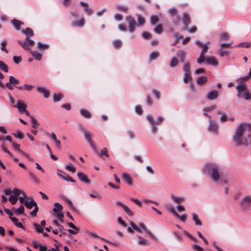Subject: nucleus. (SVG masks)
<instances>
[{
	"label": "nucleus",
	"mask_w": 251,
	"mask_h": 251,
	"mask_svg": "<svg viewBox=\"0 0 251 251\" xmlns=\"http://www.w3.org/2000/svg\"><path fill=\"white\" fill-rule=\"evenodd\" d=\"M105 155L106 157L108 156V151L106 148H103L100 151V156Z\"/></svg>",
	"instance_id": "obj_61"
},
{
	"label": "nucleus",
	"mask_w": 251,
	"mask_h": 251,
	"mask_svg": "<svg viewBox=\"0 0 251 251\" xmlns=\"http://www.w3.org/2000/svg\"><path fill=\"white\" fill-rule=\"evenodd\" d=\"M81 131L83 132L84 136L85 138V139L87 140V141L89 144L90 146L91 147V148L96 151L98 152L97 148L96 146L94 145V144L93 143L91 138V134L90 133H88L87 132V131L83 128L82 127L81 128Z\"/></svg>",
	"instance_id": "obj_6"
},
{
	"label": "nucleus",
	"mask_w": 251,
	"mask_h": 251,
	"mask_svg": "<svg viewBox=\"0 0 251 251\" xmlns=\"http://www.w3.org/2000/svg\"><path fill=\"white\" fill-rule=\"evenodd\" d=\"M147 120L151 124V131L153 134L157 132V128L155 124V122L153 120V117L151 115H149L147 117Z\"/></svg>",
	"instance_id": "obj_13"
},
{
	"label": "nucleus",
	"mask_w": 251,
	"mask_h": 251,
	"mask_svg": "<svg viewBox=\"0 0 251 251\" xmlns=\"http://www.w3.org/2000/svg\"><path fill=\"white\" fill-rule=\"evenodd\" d=\"M203 171L210 174V177L214 181H217L219 178L218 167L213 163H206L203 168Z\"/></svg>",
	"instance_id": "obj_2"
},
{
	"label": "nucleus",
	"mask_w": 251,
	"mask_h": 251,
	"mask_svg": "<svg viewBox=\"0 0 251 251\" xmlns=\"http://www.w3.org/2000/svg\"><path fill=\"white\" fill-rule=\"evenodd\" d=\"M7 42L5 40H3L1 43L0 49L1 50L4 51L6 53H8V50L6 49L5 45Z\"/></svg>",
	"instance_id": "obj_47"
},
{
	"label": "nucleus",
	"mask_w": 251,
	"mask_h": 251,
	"mask_svg": "<svg viewBox=\"0 0 251 251\" xmlns=\"http://www.w3.org/2000/svg\"><path fill=\"white\" fill-rule=\"evenodd\" d=\"M216 105L214 104V105H211L209 107H208L204 108L203 110V115L204 116H207V117H209V118L211 119V117L209 116L208 115L207 113L214 110V109H216Z\"/></svg>",
	"instance_id": "obj_21"
},
{
	"label": "nucleus",
	"mask_w": 251,
	"mask_h": 251,
	"mask_svg": "<svg viewBox=\"0 0 251 251\" xmlns=\"http://www.w3.org/2000/svg\"><path fill=\"white\" fill-rule=\"evenodd\" d=\"M169 13L172 16L177 15V10L176 8L172 7L169 9Z\"/></svg>",
	"instance_id": "obj_57"
},
{
	"label": "nucleus",
	"mask_w": 251,
	"mask_h": 251,
	"mask_svg": "<svg viewBox=\"0 0 251 251\" xmlns=\"http://www.w3.org/2000/svg\"><path fill=\"white\" fill-rule=\"evenodd\" d=\"M139 240L138 244L140 245H147L149 244V242L141 236H138Z\"/></svg>",
	"instance_id": "obj_29"
},
{
	"label": "nucleus",
	"mask_w": 251,
	"mask_h": 251,
	"mask_svg": "<svg viewBox=\"0 0 251 251\" xmlns=\"http://www.w3.org/2000/svg\"><path fill=\"white\" fill-rule=\"evenodd\" d=\"M62 98V95L61 94H54L53 99L54 102L60 101Z\"/></svg>",
	"instance_id": "obj_42"
},
{
	"label": "nucleus",
	"mask_w": 251,
	"mask_h": 251,
	"mask_svg": "<svg viewBox=\"0 0 251 251\" xmlns=\"http://www.w3.org/2000/svg\"><path fill=\"white\" fill-rule=\"evenodd\" d=\"M217 114L218 115L221 114V116L220 119V121L221 122H225L227 120L226 115L225 113H221L220 110L217 111Z\"/></svg>",
	"instance_id": "obj_37"
},
{
	"label": "nucleus",
	"mask_w": 251,
	"mask_h": 251,
	"mask_svg": "<svg viewBox=\"0 0 251 251\" xmlns=\"http://www.w3.org/2000/svg\"><path fill=\"white\" fill-rule=\"evenodd\" d=\"M138 23L140 25H143L145 24V19L141 15L137 16Z\"/></svg>",
	"instance_id": "obj_52"
},
{
	"label": "nucleus",
	"mask_w": 251,
	"mask_h": 251,
	"mask_svg": "<svg viewBox=\"0 0 251 251\" xmlns=\"http://www.w3.org/2000/svg\"><path fill=\"white\" fill-rule=\"evenodd\" d=\"M25 208L23 205H21L18 208H17L15 213L16 215L23 214L24 213Z\"/></svg>",
	"instance_id": "obj_41"
},
{
	"label": "nucleus",
	"mask_w": 251,
	"mask_h": 251,
	"mask_svg": "<svg viewBox=\"0 0 251 251\" xmlns=\"http://www.w3.org/2000/svg\"><path fill=\"white\" fill-rule=\"evenodd\" d=\"M204 59H205L204 55V54H202L201 53L200 56L197 59V62L199 64H201V63H202L204 61Z\"/></svg>",
	"instance_id": "obj_64"
},
{
	"label": "nucleus",
	"mask_w": 251,
	"mask_h": 251,
	"mask_svg": "<svg viewBox=\"0 0 251 251\" xmlns=\"http://www.w3.org/2000/svg\"><path fill=\"white\" fill-rule=\"evenodd\" d=\"M77 175L81 181L85 182L87 184L90 183V180L88 178L87 176L81 172H78Z\"/></svg>",
	"instance_id": "obj_15"
},
{
	"label": "nucleus",
	"mask_w": 251,
	"mask_h": 251,
	"mask_svg": "<svg viewBox=\"0 0 251 251\" xmlns=\"http://www.w3.org/2000/svg\"><path fill=\"white\" fill-rule=\"evenodd\" d=\"M209 131L213 132V133L217 134L218 131V125L216 122L212 121L210 119L209 121V125L208 126Z\"/></svg>",
	"instance_id": "obj_12"
},
{
	"label": "nucleus",
	"mask_w": 251,
	"mask_h": 251,
	"mask_svg": "<svg viewBox=\"0 0 251 251\" xmlns=\"http://www.w3.org/2000/svg\"><path fill=\"white\" fill-rule=\"evenodd\" d=\"M182 20L184 24V26L186 28L188 26V25L190 24V22H191L189 15H188V14L187 13L185 12L183 14Z\"/></svg>",
	"instance_id": "obj_18"
},
{
	"label": "nucleus",
	"mask_w": 251,
	"mask_h": 251,
	"mask_svg": "<svg viewBox=\"0 0 251 251\" xmlns=\"http://www.w3.org/2000/svg\"><path fill=\"white\" fill-rule=\"evenodd\" d=\"M206 63L208 65H212L216 66L218 65V62L213 56L205 58Z\"/></svg>",
	"instance_id": "obj_19"
},
{
	"label": "nucleus",
	"mask_w": 251,
	"mask_h": 251,
	"mask_svg": "<svg viewBox=\"0 0 251 251\" xmlns=\"http://www.w3.org/2000/svg\"><path fill=\"white\" fill-rule=\"evenodd\" d=\"M122 42L120 40H116L113 43V45L115 48H119L121 46Z\"/></svg>",
	"instance_id": "obj_60"
},
{
	"label": "nucleus",
	"mask_w": 251,
	"mask_h": 251,
	"mask_svg": "<svg viewBox=\"0 0 251 251\" xmlns=\"http://www.w3.org/2000/svg\"><path fill=\"white\" fill-rule=\"evenodd\" d=\"M18 43L22 46V47L26 50L29 49V46H32L34 43V41L30 40L29 38H26L24 42L18 41Z\"/></svg>",
	"instance_id": "obj_9"
},
{
	"label": "nucleus",
	"mask_w": 251,
	"mask_h": 251,
	"mask_svg": "<svg viewBox=\"0 0 251 251\" xmlns=\"http://www.w3.org/2000/svg\"><path fill=\"white\" fill-rule=\"evenodd\" d=\"M34 226L35 229L37 230V231H38V232H40V233H43V228L41 226H40V225H39L38 224L35 223L34 224Z\"/></svg>",
	"instance_id": "obj_48"
},
{
	"label": "nucleus",
	"mask_w": 251,
	"mask_h": 251,
	"mask_svg": "<svg viewBox=\"0 0 251 251\" xmlns=\"http://www.w3.org/2000/svg\"><path fill=\"white\" fill-rule=\"evenodd\" d=\"M154 32H155L156 33H157L158 34H160L162 33V31H163V29H162V27L161 25H157L154 29Z\"/></svg>",
	"instance_id": "obj_54"
},
{
	"label": "nucleus",
	"mask_w": 251,
	"mask_h": 251,
	"mask_svg": "<svg viewBox=\"0 0 251 251\" xmlns=\"http://www.w3.org/2000/svg\"><path fill=\"white\" fill-rule=\"evenodd\" d=\"M171 198L172 200L174 201L177 203H179L180 202L183 201L185 199L184 197H178L175 196V195H173L171 196Z\"/></svg>",
	"instance_id": "obj_30"
},
{
	"label": "nucleus",
	"mask_w": 251,
	"mask_h": 251,
	"mask_svg": "<svg viewBox=\"0 0 251 251\" xmlns=\"http://www.w3.org/2000/svg\"><path fill=\"white\" fill-rule=\"evenodd\" d=\"M159 55V52L158 51L154 50L151 53L149 57L151 60H153L158 58Z\"/></svg>",
	"instance_id": "obj_31"
},
{
	"label": "nucleus",
	"mask_w": 251,
	"mask_h": 251,
	"mask_svg": "<svg viewBox=\"0 0 251 251\" xmlns=\"http://www.w3.org/2000/svg\"><path fill=\"white\" fill-rule=\"evenodd\" d=\"M158 21V18L157 16H151V23L152 25L155 24Z\"/></svg>",
	"instance_id": "obj_58"
},
{
	"label": "nucleus",
	"mask_w": 251,
	"mask_h": 251,
	"mask_svg": "<svg viewBox=\"0 0 251 251\" xmlns=\"http://www.w3.org/2000/svg\"><path fill=\"white\" fill-rule=\"evenodd\" d=\"M130 199V200L132 201H133L135 204H136L138 206L141 207V206H142V202L140 201H139L138 199H134V198H131Z\"/></svg>",
	"instance_id": "obj_59"
},
{
	"label": "nucleus",
	"mask_w": 251,
	"mask_h": 251,
	"mask_svg": "<svg viewBox=\"0 0 251 251\" xmlns=\"http://www.w3.org/2000/svg\"><path fill=\"white\" fill-rule=\"evenodd\" d=\"M14 107L17 108L20 113H24V111L27 108V105L21 100H17V103L13 105Z\"/></svg>",
	"instance_id": "obj_8"
},
{
	"label": "nucleus",
	"mask_w": 251,
	"mask_h": 251,
	"mask_svg": "<svg viewBox=\"0 0 251 251\" xmlns=\"http://www.w3.org/2000/svg\"><path fill=\"white\" fill-rule=\"evenodd\" d=\"M219 53H220V55L222 56V57H224L225 56H228L229 55V53L226 50H224L222 49V48H221L220 50H219Z\"/></svg>",
	"instance_id": "obj_53"
},
{
	"label": "nucleus",
	"mask_w": 251,
	"mask_h": 251,
	"mask_svg": "<svg viewBox=\"0 0 251 251\" xmlns=\"http://www.w3.org/2000/svg\"><path fill=\"white\" fill-rule=\"evenodd\" d=\"M177 55L179 58L180 59V60L183 62L184 61L185 57L186 55V53L185 51L183 50H179L177 52Z\"/></svg>",
	"instance_id": "obj_28"
},
{
	"label": "nucleus",
	"mask_w": 251,
	"mask_h": 251,
	"mask_svg": "<svg viewBox=\"0 0 251 251\" xmlns=\"http://www.w3.org/2000/svg\"><path fill=\"white\" fill-rule=\"evenodd\" d=\"M22 32L26 35V38H29L33 35V30L29 27L26 28Z\"/></svg>",
	"instance_id": "obj_27"
},
{
	"label": "nucleus",
	"mask_w": 251,
	"mask_h": 251,
	"mask_svg": "<svg viewBox=\"0 0 251 251\" xmlns=\"http://www.w3.org/2000/svg\"><path fill=\"white\" fill-rule=\"evenodd\" d=\"M8 200L11 203V204H15L18 201V198L16 196H14L13 195H12L9 197Z\"/></svg>",
	"instance_id": "obj_43"
},
{
	"label": "nucleus",
	"mask_w": 251,
	"mask_h": 251,
	"mask_svg": "<svg viewBox=\"0 0 251 251\" xmlns=\"http://www.w3.org/2000/svg\"><path fill=\"white\" fill-rule=\"evenodd\" d=\"M121 176L122 178L125 182V183H126L127 185L129 186L132 185L133 182L132 179L128 174L126 173H123Z\"/></svg>",
	"instance_id": "obj_16"
},
{
	"label": "nucleus",
	"mask_w": 251,
	"mask_h": 251,
	"mask_svg": "<svg viewBox=\"0 0 251 251\" xmlns=\"http://www.w3.org/2000/svg\"><path fill=\"white\" fill-rule=\"evenodd\" d=\"M129 224L134 230H136L139 233H142V230H144L149 235L152 237V233L147 228L144 223L140 222L139 223L138 226H137L133 221H129Z\"/></svg>",
	"instance_id": "obj_4"
},
{
	"label": "nucleus",
	"mask_w": 251,
	"mask_h": 251,
	"mask_svg": "<svg viewBox=\"0 0 251 251\" xmlns=\"http://www.w3.org/2000/svg\"><path fill=\"white\" fill-rule=\"evenodd\" d=\"M236 89L237 91L238 98H244L245 100H251V94L246 84L240 83L236 86Z\"/></svg>",
	"instance_id": "obj_3"
},
{
	"label": "nucleus",
	"mask_w": 251,
	"mask_h": 251,
	"mask_svg": "<svg viewBox=\"0 0 251 251\" xmlns=\"http://www.w3.org/2000/svg\"><path fill=\"white\" fill-rule=\"evenodd\" d=\"M80 113L85 118H89L91 117V114L88 111L85 109H81L80 110Z\"/></svg>",
	"instance_id": "obj_40"
},
{
	"label": "nucleus",
	"mask_w": 251,
	"mask_h": 251,
	"mask_svg": "<svg viewBox=\"0 0 251 251\" xmlns=\"http://www.w3.org/2000/svg\"><path fill=\"white\" fill-rule=\"evenodd\" d=\"M24 204L28 209H31L33 206L36 207L37 205V203L32 199L30 201H25L24 202Z\"/></svg>",
	"instance_id": "obj_20"
},
{
	"label": "nucleus",
	"mask_w": 251,
	"mask_h": 251,
	"mask_svg": "<svg viewBox=\"0 0 251 251\" xmlns=\"http://www.w3.org/2000/svg\"><path fill=\"white\" fill-rule=\"evenodd\" d=\"M207 81L206 77L204 76H201L199 77L197 80V83L198 85H202L205 84Z\"/></svg>",
	"instance_id": "obj_26"
},
{
	"label": "nucleus",
	"mask_w": 251,
	"mask_h": 251,
	"mask_svg": "<svg viewBox=\"0 0 251 251\" xmlns=\"http://www.w3.org/2000/svg\"><path fill=\"white\" fill-rule=\"evenodd\" d=\"M12 192L14 194L13 196H16L17 198H18V197H19L21 193L22 194V192H21L20 190L16 188H14V189L12 191Z\"/></svg>",
	"instance_id": "obj_49"
},
{
	"label": "nucleus",
	"mask_w": 251,
	"mask_h": 251,
	"mask_svg": "<svg viewBox=\"0 0 251 251\" xmlns=\"http://www.w3.org/2000/svg\"><path fill=\"white\" fill-rule=\"evenodd\" d=\"M17 132L16 133H13L12 134L17 138H19L20 139H22L24 138V135L22 132L20 130H18L17 131Z\"/></svg>",
	"instance_id": "obj_46"
},
{
	"label": "nucleus",
	"mask_w": 251,
	"mask_h": 251,
	"mask_svg": "<svg viewBox=\"0 0 251 251\" xmlns=\"http://www.w3.org/2000/svg\"><path fill=\"white\" fill-rule=\"evenodd\" d=\"M192 219L195 221L196 225L201 226V221L199 220L198 215L196 213H192Z\"/></svg>",
	"instance_id": "obj_36"
},
{
	"label": "nucleus",
	"mask_w": 251,
	"mask_h": 251,
	"mask_svg": "<svg viewBox=\"0 0 251 251\" xmlns=\"http://www.w3.org/2000/svg\"><path fill=\"white\" fill-rule=\"evenodd\" d=\"M54 207L53 208V211L55 213V216L60 221H62L64 217V215L62 212L63 206L58 202H55L54 203Z\"/></svg>",
	"instance_id": "obj_5"
},
{
	"label": "nucleus",
	"mask_w": 251,
	"mask_h": 251,
	"mask_svg": "<svg viewBox=\"0 0 251 251\" xmlns=\"http://www.w3.org/2000/svg\"><path fill=\"white\" fill-rule=\"evenodd\" d=\"M183 79L184 82L185 83L190 81L192 79L190 73L186 72V73H184Z\"/></svg>",
	"instance_id": "obj_33"
},
{
	"label": "nucleus",
	"mask_w": 251,
	"mask_h": 251,
	"mask_svg": "<svg viewBox=\"0 0 251 251\" xmlns=\"http://www.w3.org/2000/svg\"><path fill=\"white\" fill-rule=\"evenodd\" d=\"M38 47L39 49L46 50L49 48V45L48 44H43L41 42L38 43Z\"/></svg>",
	"instance_id": "obj_51"
},
{
	"label": "nucleus",
	"mask_w": 251,
	"mask_h": 251,
	"mask_svg": "<svg viewBox=\"0 0 251 251\" xmlns=\"http://www.w3.org/2000/svg\"><path fill=\"white\" fill-rule=\"evenodd\" d=\"M84 23H85L84 19L83 18H82L78 21L73 22L72 24V25L73 26H77V27H82L84 26Z\"/></svg>",
	"instance_id": "obj_25"
},
{
	"label": "nucleus",
	"mask_w": 251,
	"mask_h": 251,
	"mask_svg": "<svg viewBox=\"0 0 251 251\" xmlns=\"http://www.w3.org/2000/svg\"><path fill=\"white\" fill-rule=\"evenodd\" d=\"M29 174L30 176L31 177V178L33 179L34 182H35L36 183H39V179L38 178V177L35 176V175L34 173H33L31 172H29Z\"/></svg>",
	"instance_id": "obj_56"
},
{
	"label": "nucleus",
	"mask_w": 251,
	"mask_h": 251,
	"mask_svg": "<svg viewBox=\"0 0 251 251\" xmlns=\"http://www.w3.org/2000/svg\"><path fill=\"white\" fill-rule=\"evenodd\" d=\"M126 19L128 24V30L131 33L133 32L136 25L135 19L131 16H126Z\"/></svg>",
	"instance_id": "obj_7"
},
{
	"label": "nucleus",
	"mask_w": 251,
	"mask_h": 251,
	"mask_svg": "<svg viewBox=\"0 0 251 251\" xmlns=\"http://www.w3.org/2000/svg\"><path fill=\"white\" fill-rule=\"evenodd\" d=\"M0 69L5 73L8 72V66L2 61H0Z\"/></svg>",
	"instance_id": "obj_32"
},
{
	"label": "nucleus",
	"mask_w": 251,
	"mask_h": 251,
	"mask_svg": "<svg viewBox=\"0 0 251 251\" xmlns=\"http://www.w3.org/2000/svg\"><path fill=\"white\" fill-rule=\"evenodd\" d=\"M32 56L38 60H40L41 59L42 55L40 53L37 51H32L31 52Z\"/></svg>",
	"instance_id": "obj_38"
},
{
	"label": "nucleus",
	"mask_w": 251,
	"mask_h": 251,
	"mask_svg": "<svg viewBox=\"0 0 251 251\" xmlns=\"http://www.w3.org/2000/svg\"><path fill=\"white\" fill-rule=\"evenodd\" d=\"M80 5L81 6L84 7L85 8V11L87 12V13L89 15H90L92 13V12H93L92 9L89 7L88 4L87 3H85V2H84L82 1H80Z\"/></svg>",
	"instance_id": "obj_24"
},
{
	"label": "nucleus",
	"mask_w": 251,
	"mask_h": 251,
	"mask_svg": "<svg viewBox=\"0 0 251 251\" xmlns=\"http://www.w3.org/2000/svg\"><path fill=\"white\" fill-rule=\"evenodd\" d=\"M11 23L13 24V25L14 26L15 28L18 30H19L21 29L20 26L24 24V23L22 22L19 21L17 19H15L12 20L11 21Z\"/></svg>",
	"instance_id": "obj_22"
},
{
	"label": "nucleus",
	"mask_w": 251,
	"mask_h": 251,
	"mask_svg": "<svg viewBox=\"0 0 251 251\" xmlns=\"http://www.w3.org/2000/svg\"><path fill=\"white\" fill-rule=\"evenodd\" d=\"M37 90L39 93H42L45 98H48L50 97V91L45 87L38 86L37 87Z\"/></svg>",
	"instance_id": "obj_14"
},
{
	"label": "nucleus",
	"mask_w": 251,
	"mask_h": 251,
	"mask_svg": "<svg viewBox=\"0 0 251 251\" xmlns=\"http://www.w3.org/2000/svg\"><path fill=\"white\" fill-rule=\"evenodd\" d=\"M246 127L245 124L241 123L238 125L235 131L232 140L236 146H246L247 145V138L245 135Z\"/></svg>",
	"instance_id": "obj_1"
},
{
	"label": "nucleus",
	"mask_w": 251,
	"mask_h": 251,
	"mask_svg": "<svg viewBox=\"0 0 251 251\" xmlns=\"http://www.w3.org/2000/svg\"><path fill=\"white\" fill-rule=\"evenodd\" d=\"M9 81L15 85L19 83V80L13 76H9Z\"/></svg>",
	"instance_id": "obj_45"
},
{
	"label": "nucleus",
	"mask_w": 251,
	"mask_h": 251,
	"mask_svg": "<svg viewBox=\"0 0 251 251\" xmlns=\"http://www.w3.org/2000/svg\"><path fill=\"white\" fill-rule=\"evenodd\" d=\"M152 92L153 93V94L155 95L156 98L157 100H159L160 99V92H159V91H158L157 90H156L155 89H153L152 90Z\"/></svg>",
	"instance_id": "obj_63"
},
{
	"label": "nucleus",
	"mask_w": 251,
	"mask_h": 251,
	"mask_svg": "<svg viewBox=\"0 0 251 251\" xmlns=\"http://www.w3.org/2000/svg\"><path fill=\"white\" fill-rule=\"evenodd\" d=\"M66 169L72 172V173H75L76 171V168L75 167H74V166L71 164V163H69L68 164H67L66 167Z\"/></svg>",
	"instance_id": "obj_39"
},
{
	"label": "nucleus",
	"mask_w": 251,
	"mask_h": 251,
	"mask_svg": "<svg viewBox=\"0 0 251 251\" xmlns=\"http://www.w3.org/2000/svg\"><path fill=\"white\" fill-rule=\"evenodd\" d=\"M241 205L244 209H247L251 204V196H246L240 202Z\"/></svg>",
	"instance_id": "obj_11"
},
{
	"label": "nucleus",
	"mask_w": 251,
	"mask_h": 251,
	"mask_svg": "<svg viewBox=\"0 0 251 251\" xmlns=\"http://www.w3.org/2000/svg\"><path fill=\"white\" fill-rule=\"evenodd\" d=\"M190 65L188 62H184L183 64V70L184 71V73H190L189 71Z\"/></svg>",
	"instance_id": "obj_44"
},
{
	"label": "nucleus",
	"mask_w": 251,
	"mask_h": 251,
	"mask_svg": "<svg viewBox=\"0 0 251 251\" xmlns=\"http://www.w3.org/2000/svg\"><path fill=\"white\" fill-rule=\"evenodd\" d=\"M178 60L177 58L175 56H174L171 59L170 62V66L171 67L174 68L176 66Z\"/></svg>",
	"instance_id": "obj_35"
},
{
	"label": "nucleus",
	"mask_w": 251,
	"mask_h": 251,
	"mask_svg": "<svg viewBox=\"0 0 251 251\" xmlns=\"http://www.w3.org/2000/svg\"><path fill=\"white\" fill-rule=\"evenodd\" d=\"M117 222L123 227H125L126 226V223L122 220L121 217H118L117 218Z\"/></svg>",
	"instance_id": "obj_62"
},
{
	"label": "nucleus",
	"mask_w": 251,
	"mask_h": 251,
	"mask_svg": "<svg viewBox=\"0 0 251 251\" xmlns=\"http://www.w3.org/2000/svg\"><path fill=\"white\" fill-rule=\"evenodd\" d=\"M123 208L127 214L129 216L133 215V212L126 205Z\"/></svg>",
	"instance_id": "obj_55"
},
{
	"label": "nucleus",
	"mask_w": 251,
	"mask_h": 251,
	"mask_svg": "<svg viewBox=\"0 0 251 251\" xmlns=\"http://www.w3.org/2000/svg\"><path fill=\"white\" fill-rule=\"evenodd\" d=\"M218 96V92L216 90H213L207 93L206 98L209 100H213L216 99Z\"/></svg>",
	"instance_id": "obj_17"
},
{
	"label": "nucleus",
	"mask_w": 251,
	"mask_h": 251,
	"mask_svg": "<svg viewBox=\"0 0 251 251\" xmlns=\"http://www.w3.org/2000/svg\"><path fill=\"white\" fill-rule=\"evenodd\" d=\"M51 137L52 140L54 141L57 148L60 150L61 149V142L57 139L56 136L54 132L51 133Z\"/></svg>",
	"instance_id": "obj_23"
},
{
	"label": "nucleus",
	"mask_w": 251,
	"mask_h": 251,
	"mask_svg": "<svg viewBox=\"0 0 251 251\" xmlns=\"http://www.w3.org/2000/svg\"><path fill=\"white\" fill-rule=\"evenodd\" d=\"M31 122L32 123V127L34 128H37L40 125L38 121L32 116H30Z\"/></svg>",
	"instance_id": "obj_34"
},
{
	"label": "nucleus",
	"mask_w": 251,
	"mask_h": 251,
	"mask_svg": "<svg viewBox=\"0 0 251 251\" xmlns=\"http://www.w3.org/2000/svg\"><path fill=\"white\" fill-rule=\"evenodd\" d=\"M57 175L59 177L67 181L75 182V180L71 176L60 170H57Z\"/></svg>",
	"instance_id": "obj_10"
},
{
	"label": "nucleus",
	"mask_w": 251,
	"mask_h": 251,
	"mask_svg": "<svg viewBox=\"0 0 251 251\" xmlns=\"http://www.w3.org/2000/svg\"><path fill=\"white\" fill-rule=\"evenodd\" d=\"M90 196L93 198H98L101 199L102 198L101 196L97 191L94 192L93 194H90Z\"/></svg>",
	"instance_id": "obj_50"
}]
</instances>
